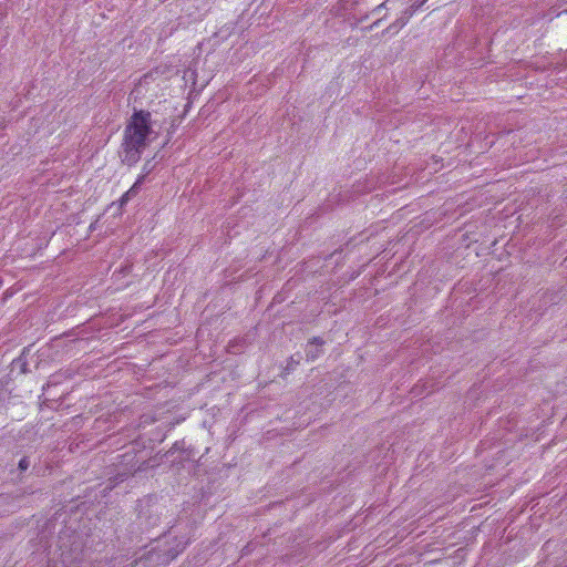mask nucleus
<instances>
[{"label":"nucleus","mask_w":567,"mask_h":567,"mask_svg":"<svg viewBox=\"0 0 567 567\" xmlns=\"http://www.w3.org/2000/svg\"><path fill=\"white\" fill-rule=\"evenodd\" d=\"M144 172L145 173L143 175L138 176V178L134 183L133 186H135V189H137V187L144 182L145 176L150 173V169H146V167H144Z\"/></svg>","instance_id":"5"},{"label":"nucleus","mask_w":567,"mask_h":567,"mask_svg":"<svg viewBox=\"0 0 567 567\" xmlns=\"http://www.w3.org/2000/svg\"><path fill=\"white\" fill-rule=\"evenodd\" d=\"M313 342H318L319 344H322L323 342L321 340H319L318 338H315L313 339Z\"/></svg>","instance_id":"7"},{"label":"nucleus","mask_w":567,"mask_h":567,"mask_svg":"<svg viewBox=\"0 0 567 567\" xmlns=\"http://www.w3.org/2000/svg\"><path fill=\"white\" fill-rule=\"evenodd\" d=\"M563 13H567V10H564ZM560 14H561V12H559L557 16H560Z\"/></svg>","instance_id":"8"},{"label":"nucleus","mask_w":567,"mask_h":567,"mask_svg":"<svg viewBox=\"0 0 567 567\" xmlns=\"http://www.w3.org/2000/svg\"><path fill=\"white\" fill-rule=\"evenodd\" d=\"M484 130H485V124L480 123L477 125V132L473 133L474 136H471V140L467 143L468 148H474V152L482 153V152H484V150H486L493 143V142H485L484 144H482L480 142L478 147H475V142L481 138V134L483 133Z\"/></svg>","instance_id":"2"},{"label":"nucleus","mask_w":567,"mask_h":567,"mask_svg":"<svg viewBox=\"0 0 567 567\" xmlns=\"http://www.w3.org/2000/svg\"><path fill=\"white\" fill-rule=\"evenodd\" d=\"M152 130V114L148 111H134L131 115L123 135V151L125 161L131 164L137 163L142 152L145 150Z\"/></svg>","instance_id":"1"},{"label":"nucleus","mask_w":567,"mask_h":567,"mask_svg":"<svg viewBox=\"0 0 567 567\" xmlns=\"http://www.w3.org/2000/svg\"><path fill=\"white\" fill-rule=\"evenodd\" d=\"M19 467L22 471L27 470L29 467V461L25 457L21 458L19 462Z\"/></svg>","instance_id":"6"},{"label":"nucleus","mask_w":567,"mask_h":567,"mask_svg":"<svg viewBox=\"0 0 567 567\" xmlns=\"http://www.w3.org/2000/svg\"><path fill=\"white\" fill-rule=\"evenodd\" d=\"M396 2H400L401 6H402V12L404 14H406L408 10H406V3L410 4L411 8H419L421 7L423 3L426 2V0H386L385 1V4L386 6H394Z\"/></svg>","instance_id":"3"},{"label":"nucleus","mask_w":567,"mask_h":567,"mask_svg":"<svg viewBox=\"0 0 567 567\" xmlns=\"http://www.w3.org/2000/svg\"><path fill=\"white\" fill-rule=\"evenodd\" d=\"M136 194V189H135V186H132L127 192H125L121 198H120V203L121 205H124L126 204L128 200H130V197L135 195Z\"/></svg>","instance_id":"4"}]
</instances>
